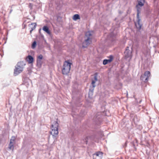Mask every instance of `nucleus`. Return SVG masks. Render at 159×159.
<instances>
[{
	"instance_id": "9b49d317",
	"label": "nucleus",
	"mask_w": 159,
	"mask_h": 159,
	"mask_svg": "<svg viewBox=\"0 0 159 159\" xmlns=\"http://www.w3.org/2000/svg\"><path fill=\"white\" fill-rule=\"evenodd\" d=\"M94 89V88H91L89 89V98H92L93 94Z\"/></svg>"
},
{
	"instance_id": "dca6fc26",
	"label": "nucleus",
	"mask_w": 159,
	"mask_h": 159,
	"mask_svg": "<svg viewBox=\"0 0 159 159\" xmlns=\"http://www.w3.org/2000/svg\"><path fill=\"white\" fill-rule=\"evenodd\" d=\"M37 65L38 66H40L42 65V63L41 60L37 59Z\"/></svg>"
},
{
	"instance_id": "f03ea898",
	"label": "nucleus",
	"mask_w": 159,
	"mask_h": 159,
	"mask_svg": "<svg viewBox=\"0 0 159 159\" xmlns=\"http://www.w3.org/2000/svg\"><path fill=\"white\" fill-rule=\"evenodd\" d=\"M72 63L69 60L65 61L62 66L61 72L63 75H67L70 70V66Z\"/></svg>"
},
{
	"instance_id": "423d86ee",
	"label": "nucleus",
	"mask_w": 159,
	"mask_h": 159,
	"mask_svg": "<svg viewBox=\"0 0 159 159\" xmlns=\"http://www.w3.org/2000/svg\"><path fill=\"white\" fill-rule=\"evenodd\" d=\"M150 73L148 71H147L144 72V75H142L140 77V79L145 82H147L148 81L149 77L150 76Z\"/></svg>"
},
{
	"instance_id": "6e6552de",
	"label": "nucleus",
	"mask_w": 159,
	"mask_h": 159,
	"mask_svg": "<svg viewBox=\"0 0 159 159\" xmlns=\"http://www.w3.org/2000/svg\"><path fill=\"white\" fill-rule=\"evenodd\" d=\"M113 59V57L112 55H110L109 56V59H104L103 60V64L104 65H106L108 63H110L112 61Z\"/></svg>"
},
{
	"instance_id": "7ed1b4c3",
	"label": "nucleus",
	"mask_w": 159,
	"mask_h": 159,
	"mask_svg": "<svg viewBox=\"0 0 159 159\" xmlns=\"http://www.w3.org/2000/svg\"><path fill=\"white\" fill-rule=\"evenodd\" d=\"M25 65L24 61H20L18 62L15 66V68L14 70V75L16 76L21 73L23 71Z\"/></svg>"
},
{
	"instance_id": "393cba45",
	"label": "nucleus",
	"mask_w": 159,
	"mask_h": 159,
	"mask_svg": "<svg viewBox=\"0 0 159 159\" xmlns=\"http://www.w3.org/2000/svg\"><path fill=\"white\" fill-rule=\"evenodd\" d=\"M138 1H140L142 2H145V0H138Z\"/></svg>"
},
{
	"instance_id": "7c9ffc66",
	"label": "nucleus",
	"mask_w": 159,
	"mask_h": 159,
	"mask_svg": "<svg viewBox=\"0 0 159 159\" xmlns=\"http://www.w3.org/2000/svg\"><path fill=\"white\" fill-rule=\"evenodd\" d=\"M12 11V9H11L10 10V13H11V12Z\"/></svg>"
},
{
	"instance_id": "4468645a",
	"label": "nucleus",
	"mask_w": 159,
	"mask_h": 159,
	"mask_svg": "<svg viewBox=\"0 0 159 159\" xmlns=\"http://www.w3.org/2000/svg\"><path fill=\"white\" fill-rule=\"evenodd\" d=\"M36 25H37V24H36V23H32L30 25V26H31L30 27L31 29L33 30H34L36 28Z\"/></svg>"
},
{
	"instance_id": "f257e3e1",
	"label": "nucleus",
	"mask_w": 159,
	"mask_h": 159,
	"mask_svg": "<svg viewBox=\"0 0 159 159\" xmlns=\"http://www.w3.org/2000/svg\"><path fill=\"white\" fill-rule=\"evenodd\" d=\"M93 32L92 31H89L85 33L84 37V40L82 43L83 48H87L92 42V39L93 37Z\"/></svg>"
},
{
	"instance_id": "c85d7f7f",
	"label": "nucleus",
	"mask_w": 159,
	"mask_h": 159,
	"mask_svg": "<svg viewBox=\"0 0 159 159\" xmlns=\"http://www.w3.org/2000/svg\"><path fill=\"white\" fill-rule=\"evenodd\" d=\"M129 50V47H127L126 48V49L125 50Z\"/></svg>"
},
{
	"instance_id": "f3484780",
	"label": "nucleus",
	"mask_w": 159,
	"mask_h": 159,
	"mask_svg": "<svg viewBox=\"0 0 159 159\" xmlns=\"http://www.w3.org/2000/svg\"><path fill=\"white\" fill-rule=\"evenodd\" d=\"M14 146L13 144L12 143H11V142H10L9 145V148L10 149H13Z\"/></svg>"
},
{
	"instance_id": "5701e85b",
	"label": "nucleus",
	"mask_w": 159,
	"mask_h": 159,
	"mask_svg": "<svg viewBox=\"0 0 159 159\" xmlns=\"http://www.w3.org/2000/svg\"><path fill=\"white\" fill-rule=\"evenodd\" d=\"M43 56L42 55H40L37 58V59L41 60L43 59Z\"/></svg>"
},
{
	"instance_id": "a878e982",
	"label": "nucleus",
	"mask_w": 159,
	"mask_h": 159,
	"mask_svg": "<svg viewBox=\"0 0 159 159\" xmlns=\"http://www.w3.org/2000/svg\"><path fill=\"white\" fill-rule=\"evenodd\" d=\"M135 118H136V117H134V119H133V121H134V122H135Z\"/></svg>"
},
{
	"instance_id": "9d476101",
	"label": "nucleus",
	"mask_w": 159,
	"mask_h": 159,
	"mask_svg": "<svg viewBox=\"0 0 159 159\" xmlns=\"http://www.w3.org/2000/svg\"><path fill=\"white\" fill-rule=\"evenodd\" d=\"M34 59L33 57L31 55H28L26 58V61L29 63H32L34 61Z\"/></svg>"
},
{
	"instance_id": "a211bd4d",
	"label": "nucleus",
	"mask_w": 159,
	"mask_h": 159,
	"mask_svg": "<svg viewBox=\"0 0 159 159\" xmlns=\"http://www.w3.org/2000/svg\"><path fill=\"white\" fill-rule=\"evenodd\" d=\"M37 44V42L36 41H34L32 45V48L33 49H34L35 48Z\"/></svg>"
},
{
	"instance_id": "bb28decb",
	"label": "nucleus",
	"mask_w": 159,
	"mask_h": 159,
	"mask_svg": "<svg viewBox=\"0 0 159 159\" xmlns=\"http://www.w3.org/2000/svg\"><path fill=\"white\" fill-rule=\"evenodd\" d=\"M30 7H31V9L32 7V5L31 3L30 4Z\"/></svg>"
},
{
	"instance_id": "4be33fe9",
	"label": "nucleus",
	"mask_w": 159,
	"mask_h": 159,
	"mask_svg": "<svg viewBox=\"0 0 159 159\" xmlns=\"http://www.w3.org/2000/svg\"><path fill=\"white\" fill-rule=\"evenodd\" d=\"M88 138L89 137H86L84 139H83V140L84 141V142L86 144H87Z\"/></svg>"
},
{
	"instance_id": "ddd939ff",
	"label": "nucleus",
	"mask_w": 159,
	"mask_h": 159,
	"mask_svg": "<svg viewBox=\"0 0 159 159\" xmlns=\"http://www.w3.org/2000/svg\"><path fill=\"white\" fill-rule=\"evenodd\" d=\"M80 19V16L77 14H76L74 15L73 17V19L75 20H76L78 19Z\"/></svg>"
},
{
	"instance_id": "6ab92c4d",
	"label": "nucleus",
	"mask_w": 159,
	"mask_h": 159,
	"mask_svg": "<svg viewBox=\"0 0 159 159\" xmlns=\"http://www.w3.org/2000/svg\"><path fill=\"white\" fill-rule=\"evenodd\" d=\"M98 75V74L97 73H96L94 74V81H98V79L97 78V76Z\"/></svg>"
},
{
	"instance_id": "412c9836",
	"label": "nucleus",
	"mask_w": 159,
	"mask_h": 159,
	"mask_svg": "<svg viewBox=\"0 0 159 159\" xmlns=\"http://www.w3.org/2000/svg\"><path fill=\"white\" fill-rule=\"evenodd\" d=\"M138 6H140V7H142L143 6L144 3V2H142L140 1H138Z\"/></svg>"
},
{
	"instance_id": "2eb2a0df",
	"label": "nucleus",
	"mask_w": 159,
	"mask_h": 159,
	"mask_svg": "<svg viewBox=\"0 0 159 159\" xmlns=\"http://www.w3.org/2000/svg\"><path fill=\"white\" fill-rule=\"evenodd\" d=\"M94 155H96L97 157H101L102 156V153L100 152H97L95 154H94Z\"/></svg>"
},
{
	"instance_id": "cd10ccee",
	"label": "nucleus",
	"mask_w": 159,
	"mask_h": 159,
	"mask_svg": "<svg viewBox=\"0 0 159 159\" xmlns=\"http://www.w3.org/2000/svg\"><path fill=\"white\" fill-rule=\"evenodd\" d=\"M15 137H13V136H12V137H11V139H14V140H15Z\"/></svg>"
},
{
	"instance_id": "1a4fd4ad",
	"label": "nucleus",
	"mask_w": 159,
	"mask_h": 159,
	"mask_svg": "<svg viewBox=\"0 0 159 159\" xmlns=\"http://www.w3.org/2000/svg\"><path fill=\"white\" fill-rule=\"evenodd\" d=\"M124 54L125 58L126 59L131 57V52L129 50L127 49L124 52Z\"/></svg>"
},
{
	"instance_id": "f8f14e48",
	"label": "nucleus",
	"mask_w": 159,
	"mask_h": 159,
	"mask_svg": "<svg viewBox=\"0 0 159 159\" xmlns=\"http://www.w3.org/2000/svg\"><path fill=\"white\" fill-rule=\"evenodd\" d=\"M43 30L46 32L48 34H51V32L49 30V28L48 26H44L43 28Z\"/></svg>"
},
{
	"instance_id": "2f4dec72",
	"label": "nucleus",
	"mask_w": 159,
	"mask_h": 159,
	"mask_svg": "<svg viewBox=\"0 0 159 159\" xmlns=\"http://www.w3.org/2000/svg\"><path fill=\"white\" fill-rule=\"evenodd\" d=\"M141 102V100H140L139 102V103H140Z\"/></svg>"
},
{
	"instance_id": "b1692460",
	"label": "nucleus",
	"mask_w": 159,
	"mask_h": 159,
	"mask_svg": "<svg viewBox=\"0 0 159 159\" xmlns=\"http://www.w3.org/2000/svg\"><path fill=\"white\" fill-rule=\"evenodd\" d=\"M15 140L14 139H11L10 140V142H11V143H13Z\"/></svg>"
},
{
	"instance_id": "39448f33",
	"label": "nucleus",
	"mask_w": 159,
	"mask_h": 159,
	"mask_svg": "<svg viewBox=\"0 0 159 159\" xmlns=\"http://www.w3.org/2000/svg\"><path fill=\"white\" fill-rule=\"evenodd\" d=\"M59 124L57 121H55L54 124L51 125L52 130L51 131V134L53 136L56 137L58 133V127Z\"/></svg>"
},
{
	"instance_id": "0eeeda50",
	"label": "nucleus",
	"mask_w": 159,
	"mask_h": 159,
	"mask_svg": "<svg viewBox=\"0 0 159 159\" xmlns=\"http://www.w3.org/2000/svg\"><path fill=\"white\" fill-rule=\"evenodd\" d=\"M99 113L97 114L96 116L94 118V122L97 125H100L102 122L101 116L99 115Z\"/></svg>"
},
{
	"instance_id": "aec40b11",
	"label": "nucleus",
	"mask_w": 159,
	"mask_h": 159,
	"mask_svg": "<svg viewBox=\"0 0 159 159\" xmlns=\"http://www.w3.org/2000/svg\"><path fill=\"white\" fill-rule=\"evenodd\" d=\"M96 81H94V80H93L92 81V87L91 86V88H94L95 87V83H96Z\"/></svg>"
},
{
	"instance_id": "20e7f679",
	"label": "nucleus",
	"mask_w": 159,
	"mask_h": 159,
	"mask_svg": "<svg viewBox=\"0 0 159 159\" xmlns=\"http://www.w3.org/2000/svg\"><path fill=\"white\" fill-rule=\"evenodd\" d=\"M136 8H137V23L135 24V25L136 27V28L139 29H141V26L142 25V24H141L140 23L141 21V19L139 17V14L141 12V8L139 7V6L138 5H136Z\"/></svg>"
},
{
	"instance_id": "c756f323",
	"label": "nucleus",
	"mask_w": 159,
	"mask_h": 159,
	"mask_svg": "<svg viewBox=\"0 0 159 159\" xmlns=\"http://www.w3.org/2000/svg\"><path fill=\"white\" fill-rule=\"evenodd\" d=\"M33 30H32L31 29L30 30V34H31L32 33V31H33Z\"/></svg>"
}]
</instances>
